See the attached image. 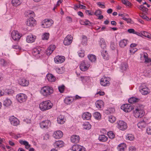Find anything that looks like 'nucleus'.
I'll return each instance as SVG.
<instances>
[{"mask_svg":"<svg viewBox=\"0 0 151 151\" xmlns=\"http://www.w3.org/2000/svg\"><path fill=\"white\" fill-rule=\"evenodd\" d=\"M54 92L53 88L48 86H44L41 88L40 93L41 95L45 97L50 96Z\"/></svg>","mask_w":151,"mask_h":151,"instance_id":"1","label":"nucleus"},{"mask_svg":"<svg viewBox=\"0 0 151 151\" xmlns=\"http://www.w3.org/2000/svg\"><path fill=\"white\" fill-rule=\"evenodd\" d=\"M53 105L50 101L47 100L41 102L39 105V107L41 111H45L51 109Z\"/></svg>","mask_w":151,"mask_h":151,"instance_id":"2","label":"nucleus"},{"mask_svg":"<svg viewBox=\"0 0 151 151\" xmlns=\"http://www.w3.org/2000/svg\"><path fill=\"white\" fill-rule=\"evenodd\" d=\"M133 113L136 118H141L144 115V111L143 109L140 107H137L134 110Z\"/></svg>","mask_w":151,"mask_h":151,"instance_id":"3","label":"nucleus"},{"mask_svg":"<svg viewBox=\"0 0 151 151\" xmlns=\"http://www.w3.org/2000/svg\"><path fill=\"white\" fill-rule=\"evenodd\" d=\"M90 65L86 60L82 61L80 65V68L81 70L83 71L87 70L89 68Z\"/></svg>","mask_w":151,"mask_h":151,"instance_id":"4","label":"nucleus"},{"mask_svg":"<svg viewBox=\"0 0 151 151\" xmlns=\"http://www.w3.org/2000/svg\"><path fill=\"white\" fill-rule=\"evenodd\" d=\"M16 99L19 102L22 103L26 101L27 97L25 94L20 93L17 95Z\"/></svg>","mask_w":151,"mask_h":151,"instance_id":"5","label":"nucleus"},{"mask_svg":"<svg viewBox=\"0 0 151 151\" xmlns=\"http://www.w3.org/2000/svg\"><path fill=\"white\" fill-rule=\"evenodd\" d=\"M110 78L109 77L103 76L100 80V84L103 86H108L110 85Z\"/></svg>","mask_w":151,"mask_h":151,"instance_id":"6","label":"nucleus"},{"mask_svg":"<svg viewBox=\"0 0 151 151\" xmlns=\"http://www.w3.org/2000/svg\"><path fill=\"white\" fill-rule=\"evenodd\" d=\"M53 23V21L51 19H45L42 22L41 26L44 28H47L50 27Z\"/></svg>","mask_w":151,"mask_h":151,"instance_id":"7","label":"nucleus"},{"mask_svg":"<svg viewBox=\"0 0 151 151\" xmlns=\"http://www.w3.org/2000/svg\"><path fill=\"white\" fill-rule=\"evenodd\" d=\"M140 55V60L141 62L144 61L145 63H148L150 62L151 60L148 58V55L147 53L144 52L141 54Z\"/></svg>","mask_w":151,"mask_h":151,"instance_id":"8","label":"nucleus"},{"mask_svg":"<svg viewBox=\"0 0 151 151\" xmlns=\"http://www.w3.org/2000/svg\"><path fill=\"white\" fill-rule=\"evenodd\" d=\"M117 124V127L120 130H124L127 128V124L123 121H119Z\"/></svg>","mask_w":151,"mask_h":151,"instance_id":"9","label":"nucleus"},{"mask_svg":"<svg viewBox=\"0 0 151 151\" xmlns=\"http://www.w3.org/2000/svg\"><path fill=\"white\" fill-rule=\"evenodd\" d=\"M32 52L33 55L37 58H39L42 55L41 49L39 47L34 48Z\"/></svg>","mask_w":151,"mask_h":151,"instance_id":"10","label":"nucleus"},{"mask_svg":"<svg viewBox=\"0 0 151 151\" xmlns=\"http://www.w3.org/2000/svg\"><path fill=\"white\" fill-rule=\"evenodd\" d=\"M140 92L144 95H146L149 93V89L145 84H142L140 87Z\"/></svg>","mask_w":151,"mask_h":151,"instance_id":"11","label":"nucleus"},{"mask_svg":"<svg viewBox=\"0 0 151 151\" xmlns=\"http://www.w3.org/2000/svg\"><path fill=\"white\" fill-rule=\"evenodd\" d=\"M121 109L124 111L128 112L132 110V107L129 104H125L121 106Z\"/></svg>","mask_w":151,"mask_h":151,"instance_id":"12","label":"nucleus"},{"mask_svg":"<svg viewBox=\"0 0 151 151\" xmlns=\"http://www.w3.org/2000/svg\"><path fill=\"white\" fill-rule=\"evenodd\" d=\"M11 36L14 40H18L21 37V34L17 31L15 30L12 31Z\"/></svg>","mask_w":151,"mask_h":151,"instance_id":"13","label":"nucleus"},{"mask_svg":"<svg viewBox=\"0 0 151 151\" xmlns=\"http://www.w3.org/2000/svg\"><path fill=\"white\" fill-rule=\"evenodd\" d=\"M73 37L70 35H68L64 39L63 42L65 45H68L72 42Z\"/></svg>","mask_w":151,"mask_h":151,"instance_id":"14","label":"nucleus"},{"mask_svg":"<svg viewBox=\"0 0 151 151\" xmlns=\"http://www.w3.org/2000/svg\"><path fill=\"white\" fill-rule=\"evenodd\" d=\"M51 124L50 122L48 120L43 121L40 123V127L42 128H47Z\"/></svg>","mask_w":151,"mask_h":151,"instance_id":"15","label":"nucleus"},{"mask_svg":"<svg viewBox=\"0 0 151 151\" xmlns=\"http://www.w3.org/2000/svg\"><path fill=\"white\" fill-rule=\"evenodd\" d=\"M9 120L11 124L14 126H17L19 124V120L14 116H10Z\"/></svg>","mask_w":151,"mask_h":151,"instance_id":"16","label":"nucleus"},{"mask_svg":"<svg viewBox=\"0 0 151 151\" xmlns=\"http://www.w3.org/2000/svg\"><path fill=\"white\" fill-rule=\"evenodd\" d=\"M63 132L60 130H58L54 132L53 134V137L56 139H59L63 136Z\"/></svg>","mask_w":151,"mask_h":151,"instance_id":"17","label":"nucleus"},{"mask_svg":"<svg viewBox=\"0 0 151 151\" xmlns=\"http://www.w3.org/2000/svg\"><path fill=\"white\" fill-rule=\"evenodd\" d=\"M26 24L29 26H34L36 24V21L32 17H30L27 19Z\"/></svg>","mask_w":151,"mask_h":151,"instance_id":"18","label":"nucleus"},{"mask_svg":"<svg viewBox=\"0 0 151 151\" xmlns=\"http://www.w3.org/2000/svg\"><path fill=\"white\" fill-rule=\"evenodd\" d=\"M65 60V58L63 56H57L54 58V61L56 63H61Z\"/></svg>","mask_w":151,"mask_h":151,"instance_id":"19","label":"nucleus"},{"mask_svg":"<svg viewBox=\"0 0 151 151\" xmlns=\"http://www.w3.org/2000/svg\"><path fill=\"white\" fill-rule=\"evenodd\" d=\"M19 83L21 86H27L29 84L28 80H27L25 78H23L20 79L19 80Z\"/></svg>","mask_w":151,"mask_h":151,"instance_id":"20","label":"nucleus"},{"mask_svg":"<svg viewBox=\"0 0 151 151\" xmlns=\"http://www.w3.org/2000/svg\"><path fill=\"white\" fill-rule=\"evenodd\" d=\"M80 140L79 136L77 135H73L70 137L71 141L73 143L78 142Z\"/></svg>","mask_w":151,"mask_h":151,"instance_id":"21","label":"nucleus"},{"mask_svg":"<svg viewBox=\"0 0 151 151\" xmlns=\"http://www.w3.org/2000/svg\"><path fill=\"white\" fill-rule=\"evenodd\" d=\"M36 38V36L33 35H29L27 37L26 41L28 43L33 42Z\"/></svg>","mask_w":151,"mask_h":151,"instance_id":"22","label":"nucleus"},{"mask_svg":"<svg viewBox=\"0 0 151 151\" xmlns=\"http://www.w3.org/2000/svg\"><path fill=\"white\" fill-rule=\"evenodd\" d=\"M74 100V98L72 97H68L64 99V103L67 105H69Z\"/></svg>","mask_w":151,"mask_h":151,"instance_id":"23","label":"nucleus"},{"mask_svg":"<svg viewBox=\"0 0 151 151\" xmlns=\"http://www.w3.org/2000/svg\"><path fill=\"white\" fill-rule=\"evenodd\" d=\"M66 119L63 115L59 116L57 118V121L59 124H63L65 122Z\"/></svg>","mask_w":151,"mask_h":151,"instance_id":"24","label":"nucleus"},{"mask_svg":"<svg viewBox=\"0 0 151 151\" xmlns=\"http://www.w3.org/2000/svg\"><path fill=\"white\" fill-rule=\"evenodd\" d=\"M55 48L54 45H51L48 48L46 51V53L47 55H50L51 54Z\"/></svg>","mask_w":151,"mask_h":151,"instance_id":"25","label":"nucleus"},{"mask_svg":"<svg viewBox=\"0 0 151 151\" xmlns=\"http://www.w3.org/2000/svg\"><path fill=\"white\" fill-rule=\"evenodd\" d=\"M47 77L48 81L50 82H54L56 80L55 77L51 74H48Z\"/></svg>","mask_w":151,"mask_h":151,"instance_id":"26","label":"nucleus"},{"mask_svg":"<svg viewBox=\"0 0 151 151\" xmlns=\"http://www.w3.org/2000/svg\"><path fill=\"white\" fill-rule=\"evenodd\" d=\"M91 117V114L88 112H85L82 115V117L84 120H89Z\"/></svg>","mask_w":151,"mask_h":151,"instance_id":"27","label":"nucleus"},{"mask_svg":"<svg viewBox=\"0 0 151 151\" xmlns=\"http://www.w3.org/2000/svg\"><path fill=\"white\" fill-rule=\"evenodd\" d=\"M63 142L61 140H58L56 141L54 143V145L56 148L62 147L63 145Z\"/></svg>","mask_w":151,"mask_h":151,"instance_id":"28","label":"nucleus"},{"mask_svg":"<svg viewBox=\"0 0 151 151\" xmlns=\"http://www.w3.org/2000/svg\"><path fill=\"white\" fill-rule=\"evenodd\" d=\"M99 44L101 48L104 50L106 48V43L104 40L103 38L100 39Z\"/></svg>","mask_w":151,"mask_h":151,"instance_id":"29","label":"nucleus"},{"mask_svg":"<svg viewBox=\"0 0 151 151\" xmlns=\"http://www.w3.org/2000/svg\"><path fill=\"white\" fill-rule=\"evenodd\" d=\"M19 142L20 144L25 145V148L26 149H28L31 146V145L29 144L28 142L25 140H20Z\"/></svg>","mask_w":151,"mask_h":151,"instance_id":"30","label":"nucleus"},{"mask_svg":"<svg viewBox=\"0 0 151 151\" xmlns=\"http://www.w3.org/2000/svg\"><path fill=\"white\" fill-rule=\"evenodd\" d=\"M96 108L99 109H101L103 106V102L101 100H98L95 103Z\"/></svg>","mask_w":151,"mask_h":151,"instance_id":"31","label":"nucleus"},{"mask_svg":"<svg viewBox=\"0 0 151 151\" xmlns=\"http://www.w3.org/2000/svg\"><path fill=\"white\" fill-rule=\"evenodd\" d=\"M137 126L138 127L141 129L144 128L146 126V123L143 120L139 122L137 124Z\"/></svg>","mask_w":151,"mask_h":151,"instance_id":"32","label":"nucleus"},{"mask_svg":"<svg viewBox=\"0 0 151 151\" xmlns=\"http://www.w3.org/2000/svg\"><path fill=\"white\" fill-rule=\"evenodd\" d=\"M127 40L125 39H124L121 40L119 43V45L121 47H124L127 44Z\"/></svg>","mask_w":151,"mask_h":151,"instance_id":"33","label":"nucleus"},{"mask_svg":"<svg viewBox=\"0 0 151 151\" xmlns=\"http://www.w3.org/2000/svg\"><path fill=\"white\" fill-rule=\"evenodd\" d=\"M108 139L107 137L105 135H101L99 136L98 139L101 142H105Z\"/></svg>","mask_w":151,"mask_h":151,"instance_id":"34","label":"nucleus"},{"mask_svg":"<svg viewBox=\"0 0 151 151\" xmlns=\"http://www.w3.org/2000/svg\"><path fill=\"white\" fill-rule=\"evenodd\" d=\"M10 90H5L4 91V89L0 90V96H3L4 95L6 94L9 95L10 94Z\"/></svg>","mask_w":151,"mask_h":151,"instance_id":"35","label":"nucleus"},{"mask_svg":"<svg viewBox=\"0 0 151 151\" xmlns=\"http://www.w3.org/2000/svg\"><path fill=\"white\" fill-rule=\"evenodd\" d=\"M12 102L10 99L7 98L3 102V105L4 106L7 107L10 106L12 104Z\"/></svg>","mask_w":151,"mask_h":151,"instance_id":"36","label":"nucleus"},{"mask_svg":"<svg viewBox=\"0 0 151 151\" xmlns=\"http://www.w3.org/2000/svg\"><path fill=\"white\" fill-rule=\"evenodd\" d=\"M89 60L92 62H95L96 60V56L90 54L88 56Z\"/></svg>","mask_w":151,"mask_h":151,"instance_id":"37","label":"nucleus"},{"mask_svg":"<svg viewBox=\"0 0 151 151\" xmlns=\"http://www.w3.org/2000/svg\"><path fill=\"white\" fill-rule=\"evenodd\" d=\"M139 99L134 97H132L128 99V102L129 103L132 104L138 102Z\"/></svg>","mask_w":151,"mask_h":151,"instance_id":"38","label":"nucleus"},{"mask_svg":"<svg viewBox=\"0 0 151 151\" xmlns=\"http://www.w3.org/2000/svg\"><path fill=\"white\" fill-rule=\"evenodd\" d=\"M126 148V145L124 143H121L119 145L118 149L119 151H124V149Z\"/></svg>","mask_w":151,"mask_h":151,"instance_id":"39","label":"nucleus"},{"mask_svg":"<svg viewBox=\"0 0 151 151\" xmlns=\"http://www.w3.org/2000/svg\"><path fill=\"white\" fill-rule=\"evenodd\" d=\"M80 24L83 25L91 26V23L88 20L86 19L85 21H81L80 22Z\"/></svg>","mask_w":151,"mask_h":151,"instance_id":"40","label":"nucleus"},{"mask_svg":"<svg viewBox=\"0 0 151 151\" xmlns=\"http://www.w3.org/2000/svg\"><path fill=\"white\" fill-rule=\"evenodd\" d=\"M128 68V65L127 63H123L122 64L120 68L122 71H126Z\"/></svg>","mask_w":151,"mask_h":151,"instance_id":"41","label":"nucleus"},{"mask_svg":"<svg viewBox=\"0 0 151 151\" xmlns=\"http://www.w3.org/2000/svg\"><path fill=\"white\" fill-rule=\"evenodd\" d=\"M101 55L103 58L106 60L109 59V56L106 51L104 50L101 52Z\"/></svg>","mask_w":151,"mask_h":151,"instance_id":"42","label":"nucleus"},{"mask_svg":"<svg viewBox=\"0 0 151 151\" xmlns=\"http://www.w3.org/2000/svg\"><path fill=\"white\" fill-rule=\"evenodd\" d=\"M21 2L20 0H12V3L14 6H17L19 5Z\"/></svg>","mask_w":151,"mask_h":151,"instance_id":"43","label":"nucleus"},{"mask_svg":"<svg viewBox=\"0 0 151 151\" xmlns=\"http://www.w3.org/2000/svg\"><path fill=\"white\" fill-rule=\"evenodd\" d=\"M9 62L6 61L4 59H0V64L3 66H6L8 65Z\"/></svg>","mask_w":151,"mask_h":151,"instance_id":"44","label":"nucleus"},{"mask_svg":"<svg viewBox=\"0 0 151 151\" xmlns=\"http://www.w3.org/2000/svg\"><path fill=\"white\" fill-rule=\"evenodd\" d=\"M87 42V37L85 35H83L81 39V43L83 45H86Z\"/></svg>","mask_w":151,"mask_h":151,"instance_id":"45","label":"nucleus"},{"mask_svg":"<svg viewBox=\"0 0 151 151\" xmlns=\"http://www.w3.org/2000/svg\"><path fill=\"white\" fill-rule=\"evenodd\" d=\"M141 34L144 36L149 39H151V35L149 34L146 32L142 31L141 32Z\"/></svg>","mask_w":151,"mask_h":151,"instance_id":"46","label":"nucleus"},{"mask_svg":"<svg viewBox=\"0 0 151 151\" xmlns=\"http://www.w3.org/2000/svg\"><path fill=\"white\" fill-rule=\"evenodd\" d=\"M81 146V145H75L72 146L71 149L74 151H78Z\"/></svg>","mask_w":151,"mask_h":151,"instance_id":"47","label":"nucleus"},{"mask_svg":"<svg viewBox=\"0 0 151 151\" xmlns=\"http://www.w3.org/2000/svg\"><path fill=\"white\" fill-rule=\"evenodd\" d=\"M116 118L114 116L110 115L108 116V121L111 123L114 122L116 121Z\"/></svg>","mask_w":151,"mask_h":151,"instance_id":"48","label":"nucleus"},{"mask_svg":"<svg viewBox=\"0 0 151 151\" xmlns=\"http://www.w3.org/2000/svg\"><path fill=\"white\" fill-rule=\"evenodd\" d=\"M83 128L86 129H89L91 128V125L88 122H86L83 125Z\"/></svg>","mask_w":151,"mask_h":151,"instance_id":"49","label":"nucleus"},{"mask_svg":"<svg viewBox=\"0 0 151 151\" xmlns=\"http://www.w3.org/2000/svg\"><path fill=\"white\" fill-rule=\"evenodd\" d=\"M139 10H141L143 12L147 13L148 11V9L143 5H140L139 7Z\"/></svg>","mask_w":151,"mask_h":151,"instance_id":"50","label":"nucleus"},{"mask_svg":"<svg viewBox=\"0 0 151 151\" xmlns=\"http://www.w3.org/2000/svg\"><path fill=\"white\" fill-rule=\"evenodd\" d=\"M94 117L97 119H99L101 118V115L100 113L98 112H95L93 114Z\"/></svg>","mask_w":151,"mask_h":151,"instance_id":"51","label":"nucleus"},{"mask_svg":"<svg viewBox=\"0 0 151 151\" xmlns=\"http://www.w3.org/2000/svg\"><path fill=\"white\" fill-rule=\"evenodd\" d=\"M107 135L109 138L112 139L114 138L115 135L112 131H110L108 132Z\"/></svg>","mask_w":151,"mask_h":151,"instance_id":"52","label":"nucleus"},{"mask_svg":"<svg viewBox=\"0 0 151 151\" xmlns=\"http://www.w3.org/2000/svg\"><path fill=\"white\" fill-rule=\"evenodd\" d=\"M49 34L47 33H44L42 36V39L44 40H47L49 37Z\"/></svg>","mask_w":151,"mask_h":151,"instance_id":"53","label":"nucleus"},{"mask_svg":"<svg viewBox=\"0 0 151 151\" xmlns=\"http://www.w3.org/2000/svg\"><path fill=\"white\" fill-rule=\"evenodd\" d=\"M55 69L56 71L59 74H62L64 72V69L62 67L60 68H56Z\"/></svg>","mask_w":151,"mask_h":151,"instance_id":"54","label":"nucleus"},{"mask_svg":"<svg viewBox=\"0 0 151 151\" xmlns=\"http://www.w3.org/2000/svg\"><path fill=\"white\" fill-rule=\"evenodd\" d=\"M122 3L126 6H131V3L127 0H121Z\"/></svg>","mask_w":151,"mask_h":151,"instance_id":"55","label":"nucleus"},{"mask_svg":"<svg viewBox=\"0 0 151 151\" xmlns=\"http://www.w3.org/2000/svg\"><path fill=\"white\" fill-rule=\"evenodd\" d=\"M65 88V86L63 85L61 86H59L58 87V89L59 91L61 93L63 92Z\"/></svg>","mask_w":151,"mask_h":151,"instance_id":"56","label":"nucleus"},{"mask_svg":"<svg viewBox=\"0 0 151 151\" xmlns=\"http://www.w3.org/2000/svg\"><path fill=\"white\" fill-rule=\"evenodd\" d=\"M127 139L130 141L133 140L134 139V136L132 134H128L127 136Z\"/></svg>","mask_w":151,"mask_h":151,"instance_id":"57","label":"nucleus"},{"mask_svg":"<svg viewBox=\"0 0 151 151\" xmlns=\"http://www.w3.org/2000/svg\"><path fill=\"white\" fill-rule=\"evenodd\" d=\"M137 50L136 48H131L129 50L130 53L132 54H134Z\"/></svg>","mask_w":151,"mask_h":151,"instance_id":"58","label":"nucleus"},{"mask_svg":"<svg viewBox=\"0 0 151 151\" xmlns=\"http://www.w3.org/2000/svg\"><path fill=\"white\" fill-rule=\"evenodd\" d=\"M101 14V12L100 9L96 10L94 13V14L96 16H98Z\"/></svg>","mask_w":151,"mask_h":151,"instance_id":"59","label":"nucleus"},{"mask_svg":"<svg viewBox=\"0 0 151 151\" xmlns=\"http://www.w3.org/2000/svg\"><path fill=\"white\" fill-rule=\"evenodd\" d=\"M78 55L79 56L81 57H83L84 56V54L83 53V51H82L81 50L80 52H78Z\"/></svg>","mask_w":151,"mask_h":151,"instance_id":"60","label":"nucleus"},{"mask_svg":"<svg viewBox=\"0 0 151 151\" xmlns=\"http://www.w3.org/2000/svg\"><path fill=\"white\" fill-rule=\"evenodd\" d=\"M97 5L100 7L102 8H104L105 7L104 5L102 4L100 2H98L97 3Z\"/></svg>","mask_w":151,"mask_h":151,"instance_id":"61","label":"nucleus"},{"mask_svg":"<svg viewBox=\"0 0 151 151\" xmlns=\"http://www.w3.org/2000/svg\"><path fill=\"white\" fill-rule=\"evenodd\" d=\"M146 132L148 134H151V127H149L147 128Z\"/></svg>","mask_w":151,"mask_h":151,"instance_id":"62","label":"nucleus"},{"mask_svg":"<svg viewBox=\"0 0 151 151\" xmlns=\"http://www.w3.org/2000/svg\"><path fill=\"white\" fill-rule=\"evenodd\" d=\"M66 19L68 22L69 23H71L72 22V19L70 17H66Z\"/></svg>","mask_w":151,"mask_h":151,"instance_id":"63","label":"nucleus"},{"mask_svg":"<svg viewBox=\"0 0 151 151\" xmlns=\"http://www.w3.org/2000/svg\"><path fill=\"white\" fill-rule=\"evenodd\" d=\"M129 151H136L135 148L133 146H130L129 148Z\"/></svg>","mask_w":151,"mask_h":151,"instance_id":"64","label":"nucleus"}]
</instances>
